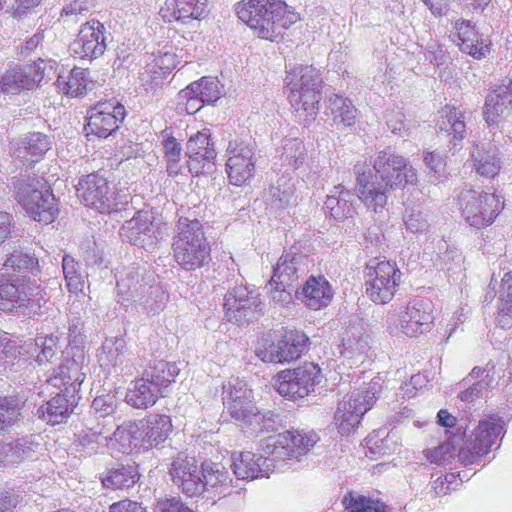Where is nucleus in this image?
<instances>
[{
    "mask_svg": "<svg viewBox=\"0 0 512 512\" xmlns=\"http://www.w3.org/2000/svg\"><path fill=\"white\" fill-rule=\"evenodd\" d=\"M379 393V383L372 380L367 387L354 390L339 401L334 424L343 436H349L359 427L363 415L374 405Z\"/></svg>",
    "mask_w": 512,
    "mask_h": 512,
    "instance_id": "obj_9",
    "label": "nucleus"
},
{
    "mask_svg": "<svg viewBox=\"0 0 512 512\" xmlns=\"http://www.w3.org/2000/svg\"><path fill=\"white\" fill-rule=\"evenodd\" d=\"M459 454V450L456 448L452 441H446L432 450L427 451V459L437 465H444L450 463L456 455Z\"/></svg>",
    "mask_w": 512,
    "mask_h": 512,
    "instance_id": "obj_59",
    "label": "nucleus"
},
{
    "mask_svg": "<svg viewBox=\"0 0 512 512\" xmlns=\"http://www.w3.org/2000/svg\"><path fill=\"white\" fill-rule=\"evenodd\" d=\"M494 382L493 375L483 376L480 380L471 383L466 389L461 391L458 395L461 401L473 402L481 398L488 388L492 387Z\"/></svg>",
    "mask_w": 512,
    "mask_h": 512,
    "instance_id": "obj_61",
    "label": "nucleus"
},
{
    "mask_svg": "<svg viewBox=\"0 0 512 512\" xmlns=\"http://www.w3.org/2000/svg\"><path fill=\"white\" fill-rule=\"evenodd\" d=\"M57 63L50 58L39 57L34 61V84L42 85L56 76Z\"/></svg>",
    "mask_w": 512,
    "mask_h": 512,
    "instance_id": "obj_60",
    "label": "nucleus"
},
{
    "mask_svg": "<svg viewBox=\"0 0 512 512\" xmlns=\"http://www.w3.org/2000/svg\"><path fill=\"white\" fill-rule=\"evenodd\" d=\"M321 369L308 362L293 370H284L277 375V391L283 397L297 400L308 396L321 382Z\"/></svg>",
    "mask_w": 512,
    "mask_h": 512,
    "instance_id": "obj_13",
    "label": "nucleus"
},
{
    "mask_svg": "<svg viewBox=\"0 0 512 512\" xmlns=\"http://www.w3.org/2000/svg\"><path fill=\"white\" fill-rule=\"evenodd\" d=\"M223 404L231 417L250 428L251 432H261L268 428L265 415L252 404V391L245 381L231 378L223 385Z\"/></svg>",
    "mask_w": 512,
    "mask_h": 512,
    "instance_id": "obj_8",
    "label": "nucleus"
},
{
    "mask_svg": "<svg viewBox=\"0 0 512 512\" xmlns=\"http://www.w3.org/2000/svg\"><path fill=\"white\" fill-rule=\"evenodd\" d=\"M59 337L54 334L41 336L38 335L34 339V346L39 349V353L36 356V361L39 365L43 363H51L59 352Z\"/></svg>",
    "mask_w": 512,
    "mask_h": 512,
    "instance_id": "obj_54",
    "label": "nucleus"
},
{
    "mask_svg": "<svg viewBox=\"0 0 512 512\" xmlns=\"http://www.w3.org/2000/svg\"><path fill=\"white\" fill-rule=\"evenodd\" d=\"M31 290L28 281L0 274V310L26 314L31 300Z\"/></svg>",
    "mask_w": 512,
    "mask_h": 512,
    "instance_id": "obj_21",
    "label": "nucleus"
},
{
    "mask_svg": "<svg viewBox=\"0 0 512 512\" xmlns=\"http://www.w3.org/2000/svg\"><path fill=\"white\" fill-rule=\"evenodd\" d=\"M14 197L28 216L32 214V180L30 175H19L13 178Z\"/></svg>",
    "mask_w": 512,
    "mask_h": 512,
    "instance_id": "obj_53",
    "label": "nucleus"
},
{
    "mask_svg": "<svg viewBox=\"0 0 512 512\" xmlns=\"http://www.w3.org/2000/svg\"><path fill=\"white\" fill-rule=\"evenodd\" d=\"M286 88L288 100L297 118L304 124L311 123L319 111L323 80L318 69L312 66H297L287 72Z\"/></svg>",
    "mask_w": 512,
    "mask_h": 512,
    "instance_id": "obj_5",
    "label": "nucleus"
},
{
    "mask_svg": "<svg viewBox=\"0 0 512 512\" xmlns=\"http://www.w3.org/2000/svg\"><path fill=\"white\" fill-rule=\"evenodd\" d=\"M204 105L205 103L200 97L194 91L190 90V85L182 89L177 95L176 109L179 113L193 115Z\"/></svg>",
    "mask_w": 512,
    "mask_h": 512,
    "instance_id": "obj_58",
    "label": "nucleus"
},
{
    "mask_svg": "<svg viewBox=\"0 0 512 512\" xmlns=\"http://www.w3.org/2000/svg\"><path fill=\"white\" fill-rule=\"evenodd\" d=\"M458 206L464 221L471 227L481 229L495 221L504 202L494 193L464 188L458 196Z\"/></svg>",
    "mask_w": 512,
    "mask_h": 512,
    "instance_id": "obj_10",
    "label": "nucleus"
},
{
    "mask_svg": "<svg viewBox=\"0 0 512 512\" xmlns=\"http://www.w3.org/2000/svg\"><path fill=\"white\" fill-rule=\"evenodd\" d=\"M404 221L406 228L415 233L425 231L429 226L426 216L420 209L412 208L406 213Z\"/></svg>",
    "mask_w": 512,
    "mask_h": 512,
    "instance_id": "obj_64",
    "label": "nucleus"
},
{
    "mask_svg": "<svg viewBox=\"0 0 512 512\" xmlns=\"http://www.w3.org/2000/svg\"><path fill=\"white\" fill-rule=\"evenodd\" d=\"M59 214L58 201L46 180L34 183V221L52 223Z\"/></svg>",
    "mask_w": 512,
    "mask_h": 512,
    "instance_id": "obj_30",
    "label": "nucleus"
},
{
    "mask_svg": "<svg viewBox=\"0 0 512 512\" xmlns=\"http://www.w3.org/2000/svg\"><path fill=\"white\" fill-rule=\"evenodd\" d=\"M190 90L194 91L205 104L214 103L221 97L220 82L213 77H203L191 83Z\"/></svg>",
    "mask_w": 512,
    "mask_h": 512,
    "instance_id": "obj_52",
    "label": "nucleus"
},
{
    "mask_svg": "<svg viewBox=\"0 0 512 512\" xmlns=\"http://www.w3.org/2000/svg\"><path fill=\"white\" fill-rule=\"evenodd\" d=\"M177 66L176 55L170 50H159L154 54L153 60L146 65L145 71L141 73V80L148 81L146 75L150 76L151 82L162 80Z\"/></svg>",
    "mask_w": 512,
    "mask_h": 512,
    "instance_id": "obj_43",
    "label": "nucleus"
},
{
    "mask_svg": "<svg viewBox=\"0 0 512 512\" xmlns=\"http://www.w3.org/2000/svg\"><path fill=\"white\" fill-rule=\"evenodd\" d=\"M62 269L69 292L74 294L83 292L85 286L84 276L80 273L79 264L74 258L65 255L62 259Z\"/></svg>",
    "mask_w": 512,
    "mask_h": 512,
    "instance_id": "obj_51",
    "label": "nucleus"
},
{
    "mask_svg": "<svg viewBox=\"0 0 512 512\" xmlns=\"http://www.w3.org/2000/svg\"><path fill=\"white\" fill-rule=\"evenodd\" d=\"M163 146L167 161V172L170 176H177L181 172V145L167 131H163Z\"/></svg>",
    "mask_w": 512,
    "mask_h": 512,
    "instance_id": "obj_50",
    "label": "nucleus"
},
{
    "mask_svg": "<svg viewBox=\"0 0 512 512\" xmlns=\"http://www.w3.org/2000/svg\"><path fill=\"white\" fill-rule=\"evenodd\" d=\"M207 6L208 0H166L159 13L165 22L189 24L205 18Z\"/></svg>",
    "mask_w": 512,
    "mask_h": 512,
    "instance_id": "obj_22",
    "label": "nucleus"
},
{
    "mask_svg": "<svg viewBox=\"0 0 512 512\" xmlns=\"http://www.w3.org/2000/svg\"><path fill=\"white\" fill-rule=\"evenodd\" d=\"M109 436L102 431L93 429L82 430L76 435L74 445L78 452L86 456H92L101 452L104 448L109 449Z\"/></svg>",
    "mask_w": 512,
    "mask_h": 512,
    "instance_id": "obj_44",
    "label": "nucleus"
},
{
    "mask_svg": "<svg viewBox=\"0 0 512 512\" xmlns=\"http://www.w3.org/2000/svg\"><path fill=\"white\" fill-rule=\"evenodd\" d=\"M211 132L203 128L191 134L186 144V154L189 157V170L198 174L204 163L212 162L216 157L213 144L210 142Z\"/></svg>",
    "mask_w": 512,
    "mask_h": 512,
    "instance_id": "obj_27",
    "label": "nucleus"
},
{
    "mask_svg": "<svg viewBox=\"0 0 512 512\" xmlns=\"http://www.w3.org/2000/svg\"><path fill=\"white\" fill-rule=\"evenodd\" d=\"M317 441L315 433L298 430L269 436L261 443L262 455L249 451L233 455L231 467L238 479L264 477L274 470L285 472L298 464Z\"/></svg>",
    "mask_w": 512,
    "mask_h": 512,
    "instance_id": "obj_1",
    "label": "nucleus"
},
{
    "mask_svg": "<svg viewBox=\"0 0 512 512\" xmlns=\"http://www.w3.org/2000/svg\"><path fill=\"white\" fill-rule=\"evenodd\" d=\"M371 163L374 174L364 172L360 164L354 166V172L357 175V196L374 212L384 208L391 190L415 185L418 181L416 169L406 158L390 149L378 152Z\"/></svg>",
    "mask_w": 512,
    "mask_h": 512,
    "instance_id": "obj_2",
    "label": "nucleus"
},
{
    "mask_svg": "<svg viewBox=\"0 0 512 512\" xmlns=\"http://www.w3.org/2000/svg\"><path fill=\"white\" fill-rule=\"evenodd\" d=\"M236 13L258 37L272 42L280 41L285 31L300 20L283 0H242Z\"/></svg>",
    "mask_w": 512,
    "mask_h": 512,
    "instance_id": "obj_3",
    "label": "nucleus"
},
{
    "mask_svg": "<svg viewBox=\"0 0 512 512\" xmlns=\"http://www.w3.org/2000/svg\"><path fill=\"white\" fill-rule=\"evenodd\" d=\"M503 431V421L491 415L479 421L465 445L459 449V460L465 465L479 462L491 451L498 436Z\"/></svg>",
    "mask_w": 512,
    "mask_h": 512,
    "instance_id": "obj_12",
    "label": "nucleus"
},
{
    "mask_svg": "<svg viewBox=\"0 0 512 512\" xmlns=\"http://www.w3.org/2000/svg\"><path fill=\"white\" fill-rule=\"evenodd\" d=\"M117 291L122 304L132 302L154 314L164 308L167 300L162 287L156 283L154 274L135 266L120 272Z\"/></svg>",
    "mask_w": 512,
    "mask_h": 512,
    "instance_id": "obj_7",
    "label": "nucleus"
},
{
    "mask_svg": "<svg viewBox=\"0 0 512 512\" xmlns=\"http://www.w3.org/2000/svg\"><path fill=\"white\" fill-rule=\"evenodd\" d=\"M164 395L143 375L132 382L126 393V402L135 409H148Z\"/></svg>",
    "mask_w": 512,
    "mask_h": 512,
    "instance_id": "obj_33",
    "label": "nucleus"
},
{
    "mask_svg": "<svg viewBox=\"0 0 512 512\" xmlns=\"http://www.w3.org/2000/svg\"><path fill=\"white\" fill-rule=\"evenodd\" d=\"M308 258L300 253L298 246H292L279 258L273 270V281H280L285 286H294L307 271Z\"/></svg>",
    "mask_w": 512,
    "mask_h": 512,
    "instance_id": "obj_24",
    "label": "nucleus"
},
{
    "mask_svg": "<svg viewBox=\"0 0 512 512\" xmlns=\"http://www.w3.org/2000/svg\"><path fill=\"white\" fill-rule=\"evenodd\" d=\"M483 114L489 125L498 124L512 115V80H504L488 93Z\"/></svg>",
    "mask_w": 512,
    "mask_h": 512,
    "instance_id": "obj_25",
    "label": "nucleus"
},
{
    "mask_svg": "<svg viewBox=\"0 0 512 512\" xmlns=\"http://www.w3.org/2000/svg\"><path fill=\"white\" fill-rule=\"evenodd\" d=\"M456 31L454 39L460 50L471 55L476 59L485 57L489 52V47L482 39L469 21L458 20L455 22Z\"/></svg>",
    "mask_w": 512,
    "mask_h": 512,
    "instance_id": "obj_32",
    "label": "nucleus"
},
{
    "mask_svg": "<svg viewBox=\"0 0 512 512\" xmlns=\"http://www.w3.org/2000/svg\"><path fill=\"white\" fill-rule=\"evenodd\" d=\"M365 447L373 456L390 454L395 450L396 443L384 430L374 431L365 439Z\"/></svg>",
    "mask_w": 512,
    "mask_h": 512,
    "instance_id": "obj_55",
    "label": "nucleus"
},
{
    "mask_svg": "<svg viewBox=\"0 0 512 512\" xmlns=\"http://www.w3.org/2000/svg\"><path fill=\"white\" fill-rule=\"evenodd\" d=\"M339 353L346 358L360 359L370 350L369 337L358 328L346 329L341 334Z\"/></svg>",
    "mask_w": 512,
    "mask_h": 512,
    "instance_id": "obj_39",
    "label": "nucleus"
},
{
    "mask_svg": "<svg viewBox=\"0 0 512 512\" xmlns=\"http://www.w3.org/2000/svg\"><path fill=\"white\" fill-rule=\"evenodd\" d=\"M309 338L301 331H289L281 339L282 363L300 358L308 348Z\"/></svg>",
    "mask_w": 512,
    "mask_h": 512,
    "instance_id": "obj_45",
    "label": "nucleus"
},
{
    "mask_svg": "<svg viewBox=\"0 0 512 512\" xmlns=\"http://www.w3.org/2000/svg\"><path fill=\"white\" fill-rule=\"evenodd\" d=\"M105 28L96 20L82 25L77 38L70 44L71 55L79 59L93 60L106 50Z\"/></svg>",
    "mask_w": 512,
    "mask_h": 512,
    "instance_id": "obj_19",
    "label": "nucleus"
},
{
    "mask_svg": "<svg viewBox=\"0 0 512 512\" xmlns=\"http://www.w3.org/2000/svg\"><path fill=\"white\" fill-rule=\"evenodd\" d=\"M473 166L478 174L493 178L501 168L498 150L485 144H477L471 151Z\"/></svg>",
    "mask_w": 512,
    "mask_h": 512,
    "instance_id": "obj_37",
    "label": "nucleus"
},
{
    "mask_svg": "<svg viewBox=\"0 0 512 512\" xmlns=\"http://www.w3.org/2000/svg\"><path fill=\"white\" fill-rule=\"evenodd\" d=\"M437 127L446 132L448 135H453V146H457V141H461L465 137L466 124L464 121V114L459 109L446 105L439 111L437 119Z\"/></svg>",
    "mask_w": 512,
    "mask_h": 512,
    "instance_id": "obj_40",
    "label": "nucleus"
},
{
    "mask_svg": "<svg viewBox=\"0 0 512 512\" xmlns=\"http://www.w3.org/2000/svg\"><path fill=\"white\" fill-rule=\"evenodd\" d=\"M200 469L194 457L183 453L173 460L169 469L172 482L189 497L198 496L203 493L202 477Z\"/></svg>",
    "mask_w": 512,
    "mask_h": 512,
    "instance_id": "obj_20",
    "label": "nucleus"
},
{
    "mask_svg": "<svg viewBox=\"0 0 512 512\" xmlns=\"http://www.w3.org/2000/svg\"><path fill=\"white\" fill-rule=\"evenodd\" d=\"M179 372L180 369L175 363L158 360L149 364L142 374L164 395V391L175 382Z\"/></svg>",
    "mask_w": 512,
    "mask_h": 512,
    "instance_id": "obj_38",
    "label": "nucleus"
},
{
    "mask_svg": "<svg viewBox=\"0 0 512 512\" xmlns=\"http://www.w3.org/2000/svg\"><path fill=\"white\" fill-rule=\"evenodd\" d=\"M296 298L311 310H320L330 304L333 292L325 277L311 276L301 290L295 293Z\"/></svg>",
    "mask_w": 512,
    "mask_h": 512,
    "instance_id": "obj_28",
    "label": "nucleus"
},
{
    "mask_svg": "<svg viewBox=\"0 0 512 512\" xmlns=\"http://www.w3.org/2000/svg\"><path fill=\"white\" fill-rule=\"evenodd\" d=\"M324 207L327 213L338 221L353 217L356 213L352 193L341 184L334 186L330 191Z\"/></svg>",
    "mask_w": 512,
    "mask_h": 512,
    "instance_id": "obj_34",
    "label": "nucleus"
},
{
    "mask_svg": "<svg viewBox=\"0 0 512 512\" xmlns=\"http://www.w3.org/2000/svg\"><path fill=\"white\" fill-rule=\"evenodd\" d=\"M225 171L230 184L242 186L252 179L255 173V149L244 141H230L226 150Z\"/></svg>",
    "mask_w": 512,
    "mask_h": 512,
    "instance_id": "obj_15",
    "label": "nucleus"
},
{
    "mask_svg": "<svg viewBox=\"0 0 512 512\" xmlns=\"http://www.w3.org/2000/svg\"><path fill=\"white\" fill-rule=\"evenodd\" d=\"M224 300L228 321L236 323L241 322L261 304L259 294L245 286H238L228 291Z\"/></svg>",
    "mask_w": 512,
    "mask_h": 512,
    "instance_id": "obj_26",
    "label": "nucleus"
},
{
    "mask_svg": "<svg viewBox=\"0 0 512 512\" xmlns=\"http://www.w3.org/2000/svg\"><path fill=\"white\" fill-rule=\"evenodd\" d=\"M144 444L157 446L164 442L172 431L171 418L167 415L152 414L140 420Z\"/></svg>",
    "mask_w": 512,
    "mask_h": 512,
    "instance_id": "obj_35",
    "label": "nucleus"
},
{
    "mask_svg": "<svg viewBox=\"0 0 512 512\" xmlns=\"http://www.w3.org/2000/svg\"><path fill=\"white\" fill-rule=\"evenodd\" d=\"M77 196L87 207L100 213H110L116 205L114 192L106 178L92 173L81 179L76 186Z\"/></svg>",
    "mask_w": 512,
    "mask_h": 512,
    "instance_id": "obj_16",
    "label": "nucleus"
},
{
    "mask_svg": "<svg viewBox=\"0 0 512 512\" xmlns=\"http://www.w3.org/2000/svg\"><path fill=\"white\" fill-rule=\"evenodd\" d=\"M139 479L137 468L134 465H118L111 468L101 476V483L107 489H124L132 487Z\"/></svg>",
    "mask_w": 512,
    "mask_h": 512,
    "instance_id": "obj_42",
    "label": "nucleus"
},
{
    "mask_svg": "<svg viewBox=\"0 0 512 512\" xmlns=\"http://www.w3.org/2000/svg\"><path fill=\"white\" fill-rule=\"evenodd\" d=\"M155 512H194L186 506L180 497H163L157 500Z\"/></svg>",
    "mask_w": 512,
    "mask_h": 512,
    "instance_id": "obj_63",
    "label": "nucleus"
},
{
    "mask_svg": "<svg viewBox=\"0 0 512 512\" xmlns=\"http://www.w3.org/2000/svg\"><path fill=\"white\" fill-rule=\"evenodd\" d=\"M88 114V123L85 127L87 136L107 138L119 128V124L126 116V111L125 107L118 102H102L91 108Z\"/></svg>",
    "mask_w": 512,
    "mask_h": 512,
    "instance_id": "obj_18",
    "label": "nucleus"
},
{
    "mask_svg": "<svg viewBox=\"0 0 512 512\" xmlns=\"http://www.w3.org/2000/svg\"><path fill=\"white\" fill-rule=\"evenodd\" d=\"M306 147L300 138H286L283 141L281 159L294 169L303 165L306 159Z\"/></svg>",
    "mask_w": 512,
    "mask_h": 512,
    "instance_id": "obj_49",
    "label": "nucleus"
},
{
    "mask_svg": "<svg viewBox=\"0 0 512 512\" xmlns=\"http://www.w3.org/2000/svg\"><path fill=\"white\" fill-rule=\"evenodd\" d=\"M402 273L396 263L371 259L364 271L365 292L376 304L390 302L401 282Z\"/></svg>",
    "mask_w": 512,
    "mask_h": 512,
    "instance_id": "obj_11",
    "label": "nucleus"
},
{
    "mask_svg": "<svg viewBox=\"0 0 512 512\" xmlns=\"http://www.w3.org/2000/svg\"><path fill=\"white\" fill-rule=\"evenodd\" d=\"M10 144L11 155L16 159H19L24 165L27 166L28 169L32 157L30 136L25 135L20 139L11 141Z\"/></svg>",
    "mask_w": 512,
    "mask_h": 512,
    "instance_id": "obj_62",
    "label": "nucleus"
},
{
    "mask_svg": "<svg viewBox=\"0 0 512 512\" xmlns=\"http://www.w3.org/2000/svg\"><path fill=\"white\" fill-rule=\"evenodd\" d=\"M32 85V66L16 65L0 76V94L5 96L29 97L28 91Z\"/></svg>",
    "mask_w": 512,
    "mask_h": 512,
    "instance_id": "obj_31",
    "label": "nucleus"
},
{
    "mask_svg": "<svg viewBox=\"0 0 512 512\" xmlns=\"http://www.w3.org/2000/svg\"><path fill=\"white\" fill-rule=\"evenodd\" d=\"M57 86L64 94L70 97H79L91 89L92 82L88 78L86 69L75 67L67 76H58Z\"/></svg>",
    "mask_w": 512,
    "mask_h": 512,
    "instance_id": "obj_41",
    "label": "nucleus"
},
{
    "mask_svg": "<svg viewBox=\"0 0 512 512\" xmlns=\"http://www.w3.org/2000/svg\"><path fill=\"white\" fill-rule=\"evenodd\" d=\"M386 124L393 134L401 137L409 136L416 127L415 121L407 119L404 113L398 108L391 109L387 112Z\"/></svg>",
    "mask_w": 512,
    "mask_h": 512,
    "instance_id": "obj_56",
    "label": "nucleus"
},
{
    "mask_svg": "<svg viewBox=\"0 0 512 512\" xmlns=\"http://www.w3.org/2000/svg\"><path fill=\"white\" fill-rule=\"evenodd\" d=\"M172 252L176 263L186 271H194L209 263L211 247L197 218L179 215Z\"/></svg>",
    "mask_w": 512,
    "mask_h": 512,
    "instance_id": "obj_6",
    "label": "nucleus"
},
{
    "mask_svg": "<svg viewBox=\"0 0 512 512\" xmlns=\"http://www.w3.org/2000/svg\"><path fill=\"white\" fill-rule=\"evenodd\" d=\"M154 217L149 211H138L131 219L124 222L120 236L124 241L144 248L153 249L161 239Z\"/></svg>",
    "mask_w": 512,
    "mask_h": 512,
    "instance_id": "obj_17",
    "label": "nucleus"
},
{
    "mask_svg": "<svg viewBox=\"0 0 512 512\" xmlns=\"http://www.w3.org/2000/svg\"><path fill=\"white\" fill-rule=\"evenodd\" d=\"M325 113L332 118L337 129L354 125L357 117V109L351 100L337 94L329 96Z\"/></svg>",
    "mask_w": 512,
    "mask_h": 512,
    "instance_id": "obj_36",
    "label": "nucleus"
},
{
    "mask_svg": "<svg viewBox=\"0 0 512 512\" xmlns=\"http://www.w3.org/2000/svg\"><path fill=\"white\" fill-rule=\"evenodd\" d=\"M108 443L111 453L129 454L133 450L139 449L144 443L140 421H128L119 425L109 436Z\"/></svg>",
    "mask_w": 512,
    "mask_h": 512,
    "instance_id": "obj_29",
    "label": "nucleus"
},
{
    "mask_svg": "<svg viewBox=\"0 0 512 512\" xmlns=\"http://www.w3.org/2000/svg\"><path fill=\"white\" fill-rule=\"evenodd\" d=\"M81 363L76 359H66L44 384L60 390L51 400L38 409V417L51 425L64 422L73 410L76 395L85 379Z\"/></svg>",
    "mask_w": 512,
    "mask_h": 512,
    "instance_id": "obj_4",
    "label": "nucleus"
},
{
    "mask_svg": "<svg viewBox=\"0 0 512 512\" xmlns=\"http://www.w3.org/2000/svg\"><path fill=\"white\" fill-rule=\"evenodd\" d=\"M100 366L112 368L115 373L131 376L136 370L133 358L126 355V342L123 338H108L98 354Z\"/></svg>",
    "mask_w": 512,
    "mask_h": 512,
    "instance_id": "obj_23",
    "label": "nucleus"
},
{
    "mask_svg": "<svg viewBox=\"0 0 512 512\" xmlns=\"http://www.w3.org/2000/svg\"><path fill=\"white\" fill-rule=\"evenodd\" d=\"M432 303L426 299H413L398 315L389 317V328L397 330L409 337L429 331L433 324Z\"/></svg>",
    "mask_w": 512,
    "mask_h": 512,
    "instance_id": "obj_14",
    "label": "nucleus"
},
{
    "mask_svg": "<svg viewBox=\"0 0 512 512\" xmlns=\"http://www.w3.org/2000/svg\"><path fill=\"white\" fill-rule=\"evenodd\" d=\"M295 187L289 175H281L275 183L271 184L267 199L271 205L283 208L289 205L294 198Z\"/></svg>",
    "mask_w": 512,
    "mask_h": 512,
    "instance_id": "obj_46",
    "label": "nucleus"
},
{
    "mask_svg": "<svg viewBox=\"0 0 512 512\" xmlns=\"http://www.w3.org/2000/svg\"><path fill=\"white\" fill-rule=\"evenodd\" d=\"M345 509L350 512H387V506L357 492H348L342 499Z\"/></svg>",
    "mask_w": 512,
    "mask_h": 512,
    "instance_id": "obj_48",
    "label": "nucleus"
},
{
    "mask_svg": "<svg viewBox=\"0 0 512 512\" xmlns=\"http://www.w3.org/2000/svg\"><path fill=\"white\" fill-rule=\"evenodd\" d=\"M200 476L202 477L203 493L208 491L210 488L229 487L228 472L220 463H202Z\"/></svg>",
    "mask_w": 512,
    "mask_h": 512,
    "instance_id": "obj_47",
    "label": "nucleus"
},
{
    "mask_svg": "<svg viewBox=\"0 0 512 512\" xmlns=\"http://www.w3.org/2000/svg\"><path fill=\"white\" fill-rule=\"evenodd\" d=\"M31 263L32 258L28 253L15 251L6 260L5 266L11 267L13 270L12 275H9L10 277L24 279V282L28 281L30 283Z\"/></svg>",
    "mask_w": 512,
    "mask_h": 512,
    "instance_id": "obj_57",
    "label": "nucleus"
}]
</instances>
